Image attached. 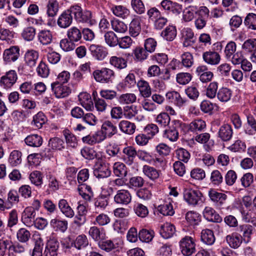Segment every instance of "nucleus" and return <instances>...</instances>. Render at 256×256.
I'll return each mask as SVG.
<instances>
[{
    "instance_id": "5fc2aeb1",
    "label": "nucleus",
    "mask_w": 256,
    "mask_h": 256,
    "mask_svg": "<svg viewBox=\"0 0 256 256\" xmlns=\"http://www.w3.org/2000/svg\"><path fill=\"white\" fill-rule=\"evenodd\" d=\"M197 6H190L186 8L183 12V20L186 22L192 21L194 18Z\"/></svg>"
},
{
    "instance_id": "a19ab883",
    "label": "nucleus",
    "mask_w": 256,
    "mask_h": 256,
    "mask_svg": "<svg viewBox=\"0 0 256 256\" xmlns=\"http://www.w3.org/2000/svg\"><path fill=\"white\" fill-rule=\"evenodd\" d=\"M24 141L27 145L33 147H39L42 143V137L36 134L28 136Z\"/></svg>"
},
{
    "instance_id": "b1692460",
    "label": "nucleus",
    "mask_w": 256,
    "mask_h": 256,
    "mask_svg": "<svg viewBox=\"0 0 256 256\" xmlns=\"http://www.w3.org/2000/svg\"><path fill=\"white\" fill-rule=\"evenodd\" d=\"M208 196L212 202L220 205H222L228 198L225 194L218 192L216 190L212 188L208 190Z\"/></svg>"
},
{
    "instance_id": "473e14b6",
    "label": "nucleus",
    "mask_w": 256,
    "mask_h": 256,
    "mask_svg": "<svg viewBox=\"0 0 256 256\" xmlns=\"http://www.w3.org/2000/svg\"><path fill=\"white\" fill-rule=\"evenodd\" d=\"M120 130L128 134H133L136 130L135 124L126 120H122L118 124Z\"/></svg>"
},
{
    "instance_id": "09e8293b",
    "label": "nucleus",
    "mask_w": 256,
    "mask_h": 256,
    "mask_svg": "<svg viewBox=\"0 0 256 256\" xmlns=\"http://www.w3.org/2000/svg\"><path fill=\"white\" fill-rule=\"evenodd\" d=\"M256 210H253L252 208L249 209L248 211L242 210L241 214L242 220L246 222L252 224L256 226V216H255Z\"/></svg>"
},
{
    "instance_id": "cd10ccee",
    "label": "nucleus",
    "mask_w": 256,
    "mask_h": 256,
    "mask_svg": "<svg viewBox=\"0 0 256 256\" xmlns=\"http://www.w3.org/2000/svg\"><path fill=\"white\" fill-rule=\"evenodd\" d=\"M111 10L114 15L122 19L126 18L130 13L128 8L122 5L114 6Z\"/></svg>"
},
{
    "instance_id": "c03bdc74",
    "label": "nucleus",
    "mask_w": 256,
    "mask_h": 256,
    "mask_svg": "<svg viewBox=\"0 0 256 256\" xmlns=\"http://www.w3.org/2000/svg\"><path fill=\"white\" fill-rule=\"evenodd\" d=\"M66 34L68 40L74 42L79 41L82 36L81 31L76 26H72L69 28Z\"/></svg>"
},
{
    "instance_id": "39448f33",
    "label": "nucleus",
    "mask_w": 256,
    "mask_h": 256,
    "mask_svg": "<svg viewBox=\"0 0 256 256\" xmlns=\"http://www.w3.org/2000/svg\"><path fill=\"white\" fill-rule=\"evenodd\" d=\"M70 12L74 16L76 20L78 22H89L92 18V12L90 10H82V8L78 5L70 6Z\"/></svg>"
},
{
    "instance_id": "aec40b11",
    "label": "nucleus",
    "mask_w": 256,
    "mask_h": 256,
    "mask_svg": "<svg viewBox=\"0 0 256 256\" xmlns=\"http://www.w3.org/2000/svg\"><path fill=\"white\" fill-rule=\"evenodd\" d=\"M123 155L122 156V160L128 165H131L134 161L137 152L132 146H127L122 150Z\"/></svg>"
},
{
    "instance_id": "f8f14e48",
    "label": "nucleus",
    "mask_w": 256,
    "mask_h": 256,
    "mask_svg": "<svg viewBox=\"0 0 256 256\" xmlns=\"http://www.w3.org/2000/svg\"><path fill=\"white\" fill-rule=\"evenodd\" d=\"M52 91L58 98L67 96L71 92L70 88L58 82H54L51 84Z\"/></svg>"
},
{
    "instance_id": "ddd939ff",
    "label": "nucleus",
    "mask_w": 256,
    "mask_h": 256,
    "mask_svg": "<svg viewBox=\"0 0 256 256\" xmlns=\"http://www.w3.org/2000/svg\"><path fill=\"white\" fill-rule=\"evenodd\" d=\"M131 200V194L127 190H118L114 196V201L117 204L126 205L130 204Z\"/></svg>"
},
{
    "instance_id": "a878e982",
    "label": "nucleus",
    "mask_w": 256,
    "mask_h": 256,
    "mask_svg": "<svg viewBox=\"0 0 256 256\" xmlns=\"http://www.w3.org/2000/svg\"><path fill=\"white\" fill-rule=\"evenodd\" d=\"M137 86L140 96L144 98H149L152 94V89L148 82L140 80L137 82Z\"/></svg>"
},
{
    "instance_id": "79ce46f5",
    "label": "nucleus",
    "mask_w": 256,
    "mask_h": 256,
    "mask_svg": "<svg viewBox=\"0 0 256 256\" xmlns=\"http://www.w3.org/2000/svg\"><path fill=\"white\" fill-rule=\"evenodd\" d=\"M201 240L206 244H212L215 242V237L213 232L209 229L202 230L201 232Z\"/></svg>"
},
{
    "instance_id": "69168bd1",
    "label": "nucleus",
    "mask_w": 256,
    "mask_h": 256,
    "mask_svg": "<svg viewBox=\"0 0 256 256\" xmlns=\"http://www.w3.org/2000/svg\"><path fill=\"white\" fill-rule=\"evenodd\" d=\"M170 121L169 115L166 112H161L158 114L156 119V122L162 127L168 126Z\"/></svg>"
},
{
    "instance_id": "c85d7f7f",
    "label": "nucleus",
    "mask_w": 256,
    "mask_h": 256,
    "mask_svg": "<svg viewBox=\"0 0 256 256\" xmlns=\"http://www.w3.org/2000/svg\"><path fill=\"white\" fill-rule=\"evenodd\" d=\"M166 96L172 102L178 107L182 106L186 102V100L182 98L180 94L176 91L168 92Z\"/></svg>"
},
{
    "instance_id": "58836bf2",
    "label": "nucleus",
    "mask_w": 256,
    "mask_h": 256,
    "mask_svg": "<svg viewBox=\"0 0 256 256\" xmlns=\"http://www.w3.org/2000/svg\"><path fill=\"white\" fill-rule=\"evenodd\" d=\"M176 36V26L169 25L162 32L161 36L168 41L173 40Z\"/></svg>"
},
{
    "instance_id": "dca6fc26",
    "label": "nucleus",
    "mask_w": 256,
    "mask_h": 256,
    "mask_svg": "<svg viewBox=\"0 0 256 256\" xmlns=\"http://www.w3.org/2000/svg\"><path fill=\"white\" fill-rule=\"evenodd\" d=\"M202 58L206 63L213 66L218 64L221 58L218 52L208 50L202 54Z\"/></svg>"
},
{
    "instance_id": "423d86ee",
    "label": "nucleus",
    "mask_w": 256,
    "mask_h": 256,
    "mask_svg": "<svg viewBox=\"0 0 256 256\" xmlns=\"http://www.w3.org/2000/svg\"><path fill=\"white\" fill-rule=\"evenodd\" d=\"M34 248L30 251V256H43L44 240L40 234L33 236Z\"/></svg>"
},
{
    "instance_id": "774afa93",
    "label": "nucleus",
    "mask_w": 256,
    "mask_h": 256,
    "mask_svg": "<svg viewBox=\"0 0 256 256\" xmlns=\"http://www.w3.org/2000/svg\"><path fill=\"white\" fill-rule=\"evenodd\" d=\"M192 76L188 72H180L176 74V80L180 84L186 85L192 80Z\"/></svg>"
},
{
    "instance_id": "e433bc0d",
    "label": "nucleus",
    "mask_w": 256,
    "mask_h": 256,
    "mask_svg": "<svg viewBox=\"0 0 256 256\" xmlns=\"http://www.w3.org/2000/svg\"><path fill=\"white\" fill-rule=\"evenodd\" d=\"M183 46L188 47L192 46L196 42L194 34L190 28H186L183 32Z\"/></svg>"
},
{
    "instance_id": "8fccbe9b",
    "label": "nucleus",
    "mask_w": 256,
    "mask_h": 256,
    "mask_svg": "<svg viewBox=\"0 0 256 256\" xmlns=\"http://www.w3.org/2000/svg\"><path fill=\"white\" fill-rule=\"evenodd\" d=\"M104 36L106 43L110 46H115L118 43V39L112 31L105 32Z\"/></svg>"
},
{
    "instance_id": "2f4dec72",
    "label": "nucleus",
    "mask_w": 256,
    "mask_h": 256,
    "mask_svg": "<svg viewBox=\"0 0 256 256\" xmlns=\"http://www.w3.org/2000/svg\"><path fill=\"white\" fill-rule=\"evenodd\" d=\"M101 131L104 134L106 138H110L116 133L117 128L111 122L106 120L102 124Z\"/></svg>"
},
{
    "instance_id": "f3484780",
    "label": "nucleus",
    "mask_w": 256,
    "mask_h": 256,
    "mask_svg": "<svg viewBox=\"0 0 256 256\" xmlns=\"http://www.w3.org/2000/svg\"><path fill=\"white\" fill-rule=\"evenodd\" d=\"M59 248L58 241L54 238L48 240L44 252V256H56Z\"/></svg>"
},
{
    "instance_id": "ea45409f",
    "label": "nucleus",
    "mask_w": 256,
    "mask_h": 256,
    "mask_svg": "<svg viewBox=\"0 0 256 256\" xmlns=\"http://www.w3.org/2000/svg\"><path fill=\"white\" fill-rule=\"evenodd\" d=\"M113 172L118 177H126L128 174V170L126 165L121 162H116L113 166Z\"/></svg>"
},
{
    "instance_id": "de8ad7c7",
    "label": "nucleus",
    "mask_w": 256,
    "mask_h": 256,
    "mask_svg": "<svg viewBox=\"0 0 256 256\" xmlns=\"http://www.w3.org/2000/svg\"><path fill=\"white\" fill-rule=\"evenodd\" d=\"M238 231L242 232V237L244 240L246 242H248L250 239L251 234L252 232V227L247 224L240 225L238 228Z\"/></svg>"
},
{
    "instance_id": "4c0bfd02",
    "label": "nucleus",
    "mask_w": 256,
    "mask_h": 256,
    "mask_svg": "<svg viewBox=\"0 0 256 256\" xmlns=\"http://www.w3.org/2000/svg\"><path fill=\"white\" fill-rule=\"evenodd\" d=\"M38 38L40 44L47 45L52 42V34L49 30H42L38 33Z\"/></svg>"
},
{
    "instance_id": "13d9d810",
    "label": "nucleus",
    "mask_w": 256,
    "mask_h": 256,
    "mask_svg": "<svg viewBox=\"0 0 256 256\" xmlns=\"http://www.w3.org/2000/svg\"><path fill=\"white\" fill-rule=\"evenodd\" d=\"M157 209L164 216H172L174 214L172 206L170 202H165L158 206Z\"/></svg>"
},
{
    "instance_id": "9b49d317",
    "label": "nucleus",
    "mask_w": 256,
    "mask_h": 256,
    "mask_svg": "<svg viewBox=\"0 0 256 256\" xmlns=\"http://www.w3.org/2000/svg\"><path fill=\"white\" fill-rule=\"evenodd\" d=\"M36 212L31 207H26L22 214L21 220L28 227H31L34 224Z\"/></svg>"
},
{
    "instance_id": "0eeeda50",
    "label": "nucleus",
    "mask_w": 256,
    "mask_h": 256,
    "mask_svg": "<svg viewBox=\"0 0 256 256\" xmlns=\"http://www.w3.org/2000/svg\"><path fill=\"white\" fill-rule=\"evenodd\" d=\"M202 194L199 190L187 188L184 191V198L190 204L196 205L202 200Z\"/></svg>"
},
{
    "instance_id": "6e6552de",
    "label": "nucleus",
    "mask_w": 256,
    "mask_h": 256,
    "mask_svg": "<svg viewBox=\"0 0 256 256\" xmlns=\"http://www.w3.org/2000/svg\"><path fill=\"white\" fill-rule=\"evenodd\" d=\"M20 56V48L18 46H12L3 52V60L5 64L16 62Z\"/></svg>"
},
{
    "instance_id": "3c124183",
    "label": "nucleus",
    "mask_w": 256,
    "mask_h": 256,
    "mask_svg": "<svg viewBox=\"0 0 256 256\" xmlns=\"http://www.w3.org/2000/svg\"><path fill=\"white\" fill-rule=\"evenodd\" d=\"M154 236V232L152 230L142 229L139 232L138 238L140 240L144 242H149L152 241Z\"/></svg>"
},
{
    "instance_id": "680f3d73",
    "label": "nucleus",
    "mask_w": 256,
    "mask_h": 256,
    "mask_svg": "<svg viewBox=\"0 0 256 256\" xmlns=\"http://www.w3.org/2000/svg\"><path fill=\"white\" fill-rule=\"evenodd\" d=\"M30 238V233L25 228H20L16 232L17 240L20 242H27Z\"/></svg>"
},
{
    "instance_id": "a18cd8bd",
    "label": "nucleus",
    "mask_w": 256,
    "mask_h": 256,
    "mask_svg": "<svg viewBox=\"0 0 256 256\" xmlns=\"http://www.w3.org/2000/svg\"><path fill=\"white\" fill-rule=\"evenodd\" d=\"M232 96V91L230 88L222 87L218 92L217 98L222 102L229 101Z\"/></svg>"
},
{
    "instance_id": "4468645a",
    "label": "nucleus",
    "mask_w": 256,
    "mask_h": 256,
    "mask_svg": "<svg viewBox=\"0 0 256 256\" xmlns=\"http://www.w3.org/2000/svg\"><path fill=\"white\" fill-rule=\"evenodd\" d=\"M72 13L70 12V7L58 17V25L61 28H66L69 27L72 22Z\"/></svg>"
},
{
    "instance_id": "c756f323",
    "label": "nucleus",
    "mask_w": 256,
    "mask_h": 256,
    "mask_svg": "<svg viewBox=\"0 0 256 256\" xmlns=\"http://www.w3.org/2000/svg\"><path fill=\"white\" fill-rule=\"evenodd\" d=\"M140 30V18L139 16H136L130 24L129 32L132 36L136 37L139 34Z\"/></svg>"
},
{
    "instance_id": "bf43d9fd",
    "label": "nucleus",
    "mask_w": 256,
    "mask_h": 256,
    "mask_svg": "<svg viewBox=\"0 0 256 256\" xmlns=\"http://www.w3.org/2000/svg\"><path fill=\"white\" fill-rule=\"evenodd\" d=\"M36 35V28L33 26H28L24 28L22 33V37L26 41L32 40Z\"/></svg>"
},
{
    "instance_id": "e2e57ef3",
    "label": "nucleus",
    "mask_w": 256,
    "mask_h": 256,
    "mask_svg": "<svg viewBox=\"0 0 256 256\" xmlns=\"http://www.w3.org/2000/svg\"><path fill=\"white\" fill-rule=\"evenodd\" d=\"M138 114V108L136 106L131 105L124 107V115L127 119H132Z\"/></svg>"
},
{
    "instance_id": "393cba45",
    "label": "nucleus",
    "mask_w": 256,
    "mask_h": 256,
    "mask_svg": "<svg viewBox=\"0 0 256 256\" xmlns=\"http://www.w3.org/2000/svg\"><path fill=\"white\" fill-rule=\"evenodd\" d=\"M58 206L60 211L65 216L68 218L74 217V211L66 200L60 199L58 202Z\"/></svg>"
},
{
    "instance_id": "a211bd4d",
    "label": "nucleus",
    "mask_w": 256,
    "mask_h": 256,
    "mask_svg": "<svg viewBox=\"0 0 256 256\" xmlns=\"http://www.w3.org/2000/svg\"><path fill=\"white\" fill-rule=\"evenodd\" d=\"M88 236L94 242H100L106 238V233L103 228H99L96 226H91L88 232Z\"/></svg>"
},
{
    "instance_id": "2eb2a0df",
    "label": "nucleus",
    "mask_w": 256,
    "mask_h": 256,
    "mask_svg": "<svg viewBox=\"0 0 256 256\" xmlns=\"http://www.w3.org/2000/svg\"><path fill=\"white\" fill-rule=\"evenodd\" d=\"M162 8L168 12H172L176 14H180L182 10V6L170 0H163L160 3Z\"/></svg>"
},
{
    "instance_id": "f257e3e1",
    "label": "nucleus",
    "mask_w": 256,
    "mask_h": 256,
    "mask_svg": "<svg viewBox=\"0 0 256 256\" xmlns=\"http://www.w3.org/2000/svg\"><path fill=\"white\" fill-rule=\"evenodd\" d=\"M70 114L73 118H81L84 122L90 126H95L98 122L97 118L92 113L85 112L83 109L79 106L72 108Z\"/></svg>"
},
{
    "instance_id": "7c9ffc66",
    "label": "nucleus",
    "mask_w": 256,
    "mask_h": 256,
    "mask_svg": "<svg viewBox=\"0 0 256 256\" xmlns=\"http://www.w3.org/2000/svg\"><path fill=\"white\" fill-rule=\"evenodd\" d=\"M232 134V128L228 124L221 126L218 131V136L224 141H228L230 140Z\"/></svg>"
},
{
    "instance_id": "603ef678",
    "label": "nucleus",
    "mask_w": 256,
    "mask_h": 256,
    "mask_svg": "<svg viewBox=\"0 0 256 256\" xmlns=\"http://www.w3.org/2000/svg\"><path fill=\"white\" fill-rule=\"evenodd\" d=\"M142 172L147 177L152 180L157 179L160 176L158 170L148 165H144L143 166Z\"/></svg>"
},
{
    "instance_id": "412c9836",
    "label": "nucleus",
    "mask_w": 256,
    "mask_h": 256,
    "mask_svg": "<svg viewBox=\"0 0 256 256\" xmlns=\"http://www.w3.org/2000/svg\"><path fill=\"white\" fill-rule=\"evenodd\" d=\"M78 98L80 104L86 111H92L94 109V102L89 94L81 92Z\"/></svg>"
},
{
    "instance_id": "4d7b16f0",
    "label": "nucleus",
    "mask_w": 256,
    "mask_h": 256,
    "mask_svg": "<svg viewBox=\"0 0 256 256\" xmlns=\"http://www.w3.org/2000/svg\"><path fill=\"white\" fill-rule=\"evenodd\" d=\"M44 50L47 52V58L50 63L56 64L60 61V54L53 50L50 46L48 47Z\"/></svg>"
},
{
    "instance_id": "6ab92c4d",
    "label": "nucleus",
    "mask_w": 256,
    "mask_h": 256,
    "mask_svg": "<svg viewBox=\"0 0 256 256\" xmlns=\"http://www.w3.org/2000/svg\"><path fill=\"white\" fill-rule=\"evenodd\" d=\"M39 58L38 52L34 50H28L24 56V61L26 66L30 68L34 67Z\"/></svg>"
},
{
    "instance_id": "9d476101",
    "label": "nucleus",
    "mask_w": 256,
    "mask_h": 256,
    "mask_svg": "<svg viewBox=\"0 0 256 256\" xmlns=\"http://www.w3.org/2000/svg\"><path fill=\"white\" fill-rule=\"evenodd\" d=\"M18 76L16 72L10 70L1 77L0 84L5 88H10L16 82Z\"/></svg>"
},
{
    "instance_id": "864d4df0",
    "label": "nucleus",
    "mask_w": 256,
    "mask_h": 256,
    "mask_svg": "<svg viewBox=\"0 0 256 256\" xmlns=\"http://www.w3.org/2000/svg\"><path fill=\"white\" fill-rule=\"evenodd\" d=\"M206 127L204 120L201 119H196L193 120L189 124V130L192 132H200Z\"/></svg>"
},
{
    "instance_id": "052dcab7",
    "label": "nucleus",
    "mask_w": 256,
    "mask_h": 256,
    "mask_svg": "<svg viewBox=\"0 0 256 256\" xmlns=\"http://www.w3.org/2000/svg\"><path fill=\"white\" fill-rule=\"evenodd\" d=\"M82 156L87 160H93L98 157V152L92 148L85 146L81 150Z\"/></svg>"
},
{
    "instance_id": "4be33fe9",
    "label": "nucleus",
    "mask_w": 256,
    "mask_h": 256,
    "mask_svg": "<svg viewBox=\"0 0 256 256\" xmlns=\"http://www.w3.org/2000/svg\"><path fill=\"white\" fill-rule=\"evenodd\" d=\"M89 50L92 54L98 60H104L108 54L106 48L99 45L91 44L90 46Z\"/></svg>"
},
{
    "instance_id": "7ed1b4c3",
    "label": "nucleus",
    "mask_w": 256,
    "mask_h": 256,
    "mask_svg": "<svg viewBox=\"0 0 256 256\" xmlns=\"http://www.w3.org/2000/svg\"><path fill=\"white\" fill-rule=\"evenodd\" d=\"M179 244L183 255L189 256L196 252V243L192 238L185 236L180 240Z\"/></svg>"
},
{
    "instance_id": "37998d69",
    "label": "nucleus",
    "mask_w": 256,
    "mask_h": 256,
    "mask_svg": "<svg viewBox=\"0 0 256 256\" xmlns=\"http://www.w3.org/2000/svg\"><path fill=\"white\" fill-rule=\"evenodd\" d=\"M136 96L133 93H126L122 94L118 98V101L120 104H130L135 102Z\"/></svg>"
},
{
    "instance_id": "6e6d98bb",
    "label": "nucleus",
    "mask_w": 256,
    "mask_h": 256,
    "mask_svg": "<svg viewBox=\"0 0 256 256\" xmlns=\"http://www.w3.org/2000/svg\"><path fill=\"white\" fill-rule=\"evenodd\" d=\"M22 153L20 152L14 150L10 154L8 162L12 166H16L22 162Z\"/></svg>"
},
{
    "instance_id": "5701e85b",
    "label": "nucleus",
    "mask_w": 256,
    "mask_h": 256,
    "mask_svg": "<svg viewBox=\"0 0 256 256\" xmlns=\"http://www.w3.org/2000/svg\"><path fill=\"white\" fill-rule=\"evenodd\" d=\"M204 218L210 222H220L222 221V217L210 206H206L203 211Z\"/></svg>"
},
{
    "instance_id": "72a5a7b5",
    "label": "nucleus",
    "mask_w": 256,
    "mask_h": 256,
    "mask_svg": "<svg viewBox=\"0 0 256 256\" xmlns=\"http://www.w3.org/2000/svg\"><path fill=\"white\" fill-rule=\"evenodd\" d=\"M175 232V228L170 223L166 222L160 226V233L164 238L172 237Z\"/></svg>"
},
{
    "instance_id": "1a4fd4ad",
    "label": "nucleus",
    "mask_w": 256,
    "mask_h": 256,
    "mask_svg": "<svg viewBox=\"0 0 256 256\" xmlns=\"http://www.w3.org/2000/svg\"><path fill=\"white\" fill-rule=\"evenodd\" d=\"M111 172L107 164L102 161H98L94 166V174L98 178H108Z\"/></svg>"
},
{
    "instance_id": "20e7f679",
    "label": "nucleus",
    "mask_w": 256,
    "mask_h": 256,
    "mask_svg": "<svg viewBox=\"0 0 256 256\" xmlns=\"http://www.w3.org/2000/svg\"><path fill=\"white\" fill-rule=\"evenodd\" d=\"M114 74L113 70L108 68H103L100 70H94L92 73V76L96 82L107 84L110 81L112 77L114 76Z\"/></svg>"
},
{
    "instance_id": "338daca9",
    "label": "nucleus",
    "mask_w": 256,
    "mask_h": 256,
    "mask_svg": "<svg viewBox=\"0 0 256 256\" xmlns=\"http://www.w3.org/2000/svg\"><path fill=\"white\" fill-rule=\"evenodd\" d=\"M131 6L132 10L138 14L145 12V6L142 0H131Z\"/></svg>"
},
{
    "instance_id": "bb28decb",
    "label": "nucleus",
    "mask_w": 256,
    "mask_h": 256,
    "mask_svg": "<svg viewBox=\"0 0 256 256\" xmlns=\"http://www.w3.org/2000/svg\"><path fill=\"white\" fill-rule=\"evenodd\" d=\"M50 225L55 231L64 232L68 228V222L66 220L56 218L50 220Z\"/></svg>"
},
{
    "instance_id": "f03ea898",
    "label": "nucleus",
    "mask_w": 256,
    "mask_h": 256,
    "mask_svg": "<svg viewBox=\"0 0 256 256\" xmlns=\"http://www.w3.org/2000/svg\"><path fill=\"white\" fill-rule=\"evenodd\" d=\"M186 126V124L181 121L174 120L168 128L164 131V136L171 142H176L179 136V130L183 129Z\"/></svg>"
},
{
    "instance_id": "0e129e2a",
    "label": "nucleus",
    "mask_w": 256,
    "mask_h": 256,
    "mask_svg": "<svg viewBox=\"0 0 256 256\" xmlns=\"http://www.w3.org/2000/svg\"><path fill=\"white\" fill-rule=\"evenodd\" d=\"M47 14L50 17L54 16L58 10V4L56 0H50L47 4Z\"/></svg>"
},
{
    "instance_id": "c9c22d12",
    "label": "nucleus",
    "mask_w": 256,
    "mask_h": 256,
    "mask_svg": "<svg viewBox=\"0 0 256 256\" xmlns=\"http://www.w3.org/2000/svg\"><path fill=\"white\" fill-rule=\"evenodd\" d=\"M47 118L44 114L39 112L33 116V119L31 122V124L36 128L40 129L46 122Z\"/></svg>"
},
{
    "instance_id": "f704fd0d",
    "label": "nucleus",
    "mask_w": 256,
    "mask_h": 256,
    "mask_svg": "<svg viewBox=\"0 0 256 256\" xmlns=\"http://www.w3.org/2000/svg\"><path fill=\"white\" fill-rule=\"evenodd\" d=\"M226 241L233 248H238L242 242V237L236 233H232L226 236Z\"/></svg>"
},
{
    "instance_id": "49530a36",
    "label": "nucleus",
    "mask_w": 256,
    "mask_h": 256,
    "mask_svg": "<svg viewBox=\"0 0 256 256\" xmlns=\"http://www.w3.org/2000/svg\"><path fill=\"white\" fill-rule=\"evenodd\" d=\"M110 64L114 68L122 70L127 66V61L122 57L112 56L110 58Z\"/></svg>"
}]
</instances>
